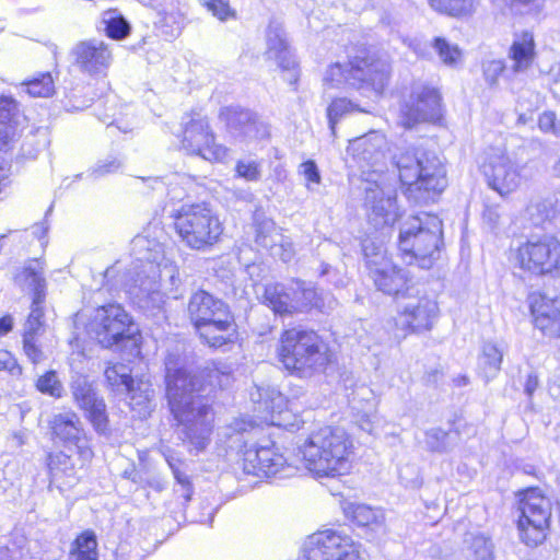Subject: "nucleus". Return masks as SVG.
Listing matches in <instances>:
<instances>
[{
	"instance_id": "bb28decb",
	"label": "nucleus",
	"mask_w": 560,
	"mask_h": 560,
	"mask_svg": "<svg viewBox=\"0 0 560 560\" xmlns=\"http://www.w3.org/2000/svg\"><path fill=\"white\" fill-rule=\"evenodd\" d=\"M506 349L503 340L483 341L478 357V373L485 382L492 381L500 372Z\"/></svg>"
},
{
	"instance_id": "ddd939ff",
	"label": "nucleus",
	"mask_w": 560,
	"mask_h": 560,
	"mask_svg": "<svg viewBox=\"0 0 560 560\" xmlns=\"http://www.w3.org/2000/svg\"><path fill=\"white\" fill-rule=\"evenodd\" d=\"M362 252L369 277L378 291L397 299L415 291L409 271L393 262L383 241L366 237L362 242Z\"/></svg>"
},
{
	"instance_id": "09e8293b",
	"label": "nucleus",
	"mask_w": 560,
	"mask_h": 560,
	"mask_svg": "<svg viewBox=\"0 0 560 560\" xmlns=\"http://www.w3.org/2000/svg\"><path fill=\"white\" fill-rule=\"evenodd\" d=\"M352 518L360 526L381 525L383 523V514L364 504L352 506Z\"/></svg>"
},
{
	"instance_id": "2eb2a0df",
	"label": "nucleus",
	"mask_w": 560,
	"mask_h": 560,
	"mask_svg": "<svg viewBox=\"0 0 560 560\" xmlns=\"http://www.w3.org/2000/svg\"><path fill=\"white\" fill-rule=\"evenodd\" d=\"M402 299L397 315L388 323L396 340L410 332L430 330L438 314V304L427 295H419L416 288Z\"/></svg>"
},
{
	"instance_id": "a19ab883",
	"label": "nucleus",
	"mask_w": 560,
	"mask_h": 560,
	"mask_svg": "<svg viewBox=\"0 0 560 560\" xmlns=\"http://www.w3.org/2000/svg\"><path fill=\"white\" fill-rule=\"evenodd\" d=\"M102 20L108 37L122 39L129 34L130 27L128 22L116 10L104 12Z\"/></svg>"
},
{
	"instance_id": "bf43d9fd",
	"label": "nucleus",
	"mask_w": 560,
	"mask_h": 560,
	"mask_svg": "<svg viewBox=\"0 0 560 560\" xmlns=\"http://www.w3.org/2000/svg\"><path fill=\"white\" fill-rule=\"evenodd\" d=\"M235 171L238 177L249 182L260 178V164L253 160L238 161Z\"/></svg>"
},
{
	"instance_id": "052dcab7",
	"label": "nucleus",
	"mask_w": 560,
	"mask_h": 560,
	"mask_svg": "<svg viewBox=\"0 0 560 560\" xmlns=\"http://www.w3.org/2000/svg\"><path fill=\"white\" fill-rule=\"evenodd\" d=\"M48 467L54 478H58L61 472L68 474L72 470V463L68 455L58 453L49 457Z\"/></svg>"
},
{
	"instance_id": "ea45409f",
	"label": "nucleus",
	"mask_w": 560,
	"mask_h": 560,
	"mask_svg": "<svg viewBox=\"0 0 560 560\" xmlns=\"http://www.w3.org/2000/svg\"><path fill=\"white\" fill-rule=\"evenodd\" d=\"M476 0H430L433 10L452 16L470 14L475 9Z\"/></svg>"
},
{
	"instance_id": "4be33fe9",
	"label": "nucleus",
	"mask_w": 560,
	"mask_h": 560,
	"mask_svg": "<svg viewBox=\"0 0 560 560\" xmlns=\"http://www.w3.org/2000/svg\"><path fill=\"white\" fill-rule=\"evenodd\" d=\"M535 325L545 335L560 338V299L535 292L529 295Z\"/></svg>"
},
{
	"instance_id": "412c9836",
	"label": "nucleus",
	"mask_w": 560,
	"mask_h": 560,
	"mask_svg": "<svg viewBox=\"0 0 560 560\" xmlns=\"http://www.w3.org/2000/svg\"><path fill=\"white\" fill-rule=\"evenodd\" d=\"M74 65L91 77L105 75L113 61L108 44L100 39L78 43L72 49Z\"/></svg>"
},
{
	"instance_id": "0eeeda50",
	"label": "nucleus",
	"mask_w": 560,
	"mask_h": 560,
	"mask_svg": "<svg viewBox=\"0 0 560 560\" xmlns=\"http://www.w3.org/2000/svg\"><path fill=\"white\" fill-rule=\"evenodd\" d=\"M74 327L85 329L103 348L112 349L139 341V328L131 315L118 303L98 306L90 315L79 312L74 316Z\"/></svg>"
},
{
	"instance_id": "37998d69",
	"label": "nucleus",
	"mask_w": 560,
	"mask_h": 560,
	"mask_svg": "<svg viewBox=\"0 0 560 560\" xmlns=\"http://www.w3.org/2000/svg\"><path fill=\"white\" fill-rule=\"evenodd\" d=\"M291 291L294 298V304L296 303V311H302L308 306H317L316 291L314 288L308 285L306 282L301 280H294L291 282Z\"/></svg>"
},
{
	"instance_id": "69168bd1",
	"label": "nucleus",
	"mask_w": 560,
	"mask_h": 560,
	"mask_svg": "<svg viewBox=\"0 0 560 560\" xmlns=\"http://www.w3.org/2000/svg\"><path fill=\"white\" fill-rule=\"evenodd\" d=\"M505 66L502 60H490L483 65V74L486 81L490 84H494L503 72Z\"/></svg>"
},
{
	"instance_id": "6ab92c4d",
	"label": "nucleus",
	"mask_w": 560,
	"mask_h": 560,
	"mask_svg": "<svg viewBox=\"0 0 560 560\" xmlns=\"http://www.w3.org/2000/svg\"><path fill=\"white\" fill-rule=\"evenodd\" d=\"M182 145L188 154L199 155L210 162H222L228 156V149L217 144L206 118L200 115L184 121Z\"/></svg>"
},
{
	"instance_id": "f3484780",
	"label": "nucleus",
	"mask_w": 560,
	"mask_h": 560,
	"mask_svg": "<svg viewBox=\"0 0 560 560\" xmlns=\"http://www.w3.org/2000/svg\"><path fill=\"white\" fill-rule=\"evenodd\" d=\"M525 165L505 150L491 149L481 165L488 186L505 197L516 191L525 179Z\"/></svg>"
},
{
	"instance_id": "603ef678",
	"label": "nucleus",
	"mask_w": 560,
	"mask_h": 560,
	"mask_svg": "<svg viewBox=\"0 0 560 560\" xmlns=\"http://www.w3.org/2000/svg\"><path fill=\"white\" fill-rule=\"evenodd\" d=\"M124 165L122 159L119 156L109 155L100 160L90 171V175L94 178H100L109 174L117 173Z\"/></svg>"
},
{
	"instance_id": "6e6552de",
	"label": "nucleus",
	"mask_w": 560,
	"mask_h": 560,
	"mask_svg": "<svg viewBox=\"0 0 560 560\" xmlns=\"http://www.w3.org/2000/svg\"><path fill=\"white\" fill-rule=\"evenodd\" d=\"M390 65L375 55L354 56L346 63L336 62L326 70L324 82L330 88H351L366 96H378L388 84Z\"/></svg>"
},
{
	"instance_id": "5fc2aeb1",
	"label": "nucleus",
	"mask_w": 560,
	"mask_h": 560,
	"mask_svg": "<svg viewBox=\"0 0 560 560\" xmlns=\"http://www.w3.org/2000/svg\"><path fill=\"white\" fill-rule=\"evenodd\" d=\"M202 5L207 8L220 21H226L235 16L234 10L230 7V0H200Z\"/></svg>"
},
{
	"instance_id": "0e129e2a",
	"label": "nucleus",
	"mask_w": 560,
	"mask_h": 560,
	"mask_svg": "<svg viewBox=\"0 0 560 560\" xmlns=\"http://www.w3.org/2000/svg\"><path fill=\"white\" fill-rule=\"evenodd\" d=\"M0 372H8L13 376L21 374V368L15 358L7 350H0Z\"/></svg>"
},
{
	"instance_id": "f03ea898",
	"label": "nucleus",
	"mask_w": 560,
	"mask_h": 560,
	"mask_svg": "<svg viewBox=\"0 0 560 560\" xmlns=\"http://www.w3.org/2000/svg\"><path fill=\"white\" fill-rule=\"evenodd\" d=\"M131 250L139 266L136 279L127 293L141 310H160L165 296L180 283L178 267L166 256L164 246L147 234L137 235L131 242Z\"/></svg>"
},
{
	"instance_id": "338daca9",
	"label": "nucleus",
	"mask_w": 560,
	"mask_h": 560,
	"mask_svg": "<svg viewBox=\"0 0 560 560\" xmlns=\"http://www.w3.org/2000/svg\"><path fill=\"white\" fill-rule=\"evenodd\" d=\"M16 125H0V150L5 149L15 138Z\"/></svg>"
},
{
	"instance_id": "473e14b6",
	"label": "nucleus",
	"mask_w": 560,
	"mask_h": 560,
	"mask_svg": "<svg viewBox=\"0 0 560 560\" xmlns=\"http://www.w3.org/2000/svg\"><path fill=\"white\" fill-rule=\"evenodd\" d=\"M154 24L163 34L175 37L182 31L183 16L178 9L170 2L156 11Z\"/></svg>"
},
{
	"instance_id": "20e7f679",
	"label": "nucleus",
	"mask_w": 560,
	"mask_h": 560,
	"mask_svg": "<svg viewBox=\"0 0 560 560\" xmlns=\"http://www.w3.org/2000/svg\"><path fill=\"white\" fill-rule=\"evenodd\" d=\"M405 196L415 203L427 202L431 194L447 186L446 170L440 158L419 148L399 149L393 156Z\"/></svg>"
},
{
	"instance_id": "dca6fc26",
	"label": "nucleus",
	"mask_w": 560,
	"mask_h": 560,
	"mask_svg": "<svg viewBox=\"0 0 560 560\" xmlns=\"http://www.w3.org/2000/svg\"><path fill=\"white\" fill-rule=\"evenodd\" d=\"M517 528L520 537L528 546L541 544L551 518V502L537 489L527 490L520 500Z\"/></svg>"
},
{
	"instance_id": "39448f33",
	"label": "nucleus",
	"mask_w": 560,
	"mask_h": 560,
	"mask_svg": "<svg viewBox=\"0 0 560 560\" xmlns=\"http://www.w3.org/2000/svg\"><path fill=\"white\" fill-rule=\"evenodd\" d=\"M206 387H166L171 411L179 424V438L197 452L209 445L214 415Z\"/></svg>"
},
{
	"instance_id": "13d9d810",
	"label": "nucleus",
	"mask_w": 560,
	"mask_h": 560,
	"mask_svg": "<svg viewBox=\"0 0 560 560\" xmlns=\"http://www.w3.org/2000/svg\"><path fill=\"white\" fill-rule=\"evenodd\" d=\"M299 174L304 177L308 190H313V185H319L322 182L319 170L313 160L301 163Z\"/></svg>"
},
{
	"instance_id": "c756f323",
	"label": "nucleus",
	"mask_w": 560,
	"mask_h": 560,
	"mask_svg": "<svg viewBox=\"0 0 560 560\" xmlns=\"http://www.w3.org/2000/svg\"><path fill=\"white\" fill-rule=\"evenodd\" d=\"M535 56V43L534 37L530 33H523L517 37L509 52V57L512 60V70L515 73L525 72L533 63Z\"/></svg>"
},
{
	"instance_id": "4d7b16f0",
	"label": "nucleus",
	"mask_w": 560,
	"mask_h": 560,
	"mask_svg": "<svg viewBox=\"0 0 560 560\" xmlns=\"http://www.w3.org/2000/svg\"><path fill=\"white\" fill-rule=\"evenodd\" d=\"M353 110H357V107L347 98H337L332 101L328 107V119L331 129L335 128V124L340 117Z\"/></svg>"
},
{
	"instance_id": "c9c22d12",
	"label": "nucleus",
	"mask_w": 560,
	"mask_h": 560,
	"mask_svg": "<svg viewBox=\"0 0 560 560\" xmlns=\"http://www.w3.org/2000/svg\"><path fill=\"white\" fill-rule=\"evenodd\" d=\"M283 241V234L271 220H265L257 224L255 242L258 246L272 252L278 242Z\"/></svg>"
},
{
	"instance_id": "a878e982",
	"label": "nucleus",
	"mask_w": 560,
	"mask_h": 560,
	"mask_svg": "<svg viewBox=\"0 0 560 560\" xmlns=\"http://www.w3.org/2000/svg\"><path fill=\"white\" fill-rule=\"evenodd\" d=\"M73 396L79 407L83 409L94 429L101 433L108 432V419L106 406L102 398H98L93 387H75Z\"/></svg>"
},
{
	"instance_id": "72a5a7b5",
	"label": "nucleus",
	"mask_w": 560,
	"mask_h": 560,
	"mask_svg": "<svg viewBox=\"0 0 560 560\" xmlns=\"http://www.w3.org/2000/svg\"><path fill=\"white\" fill-rule=\"evenodd\" d=\"M459 434L457 431H443L442 429H431L425 432V444L431 452L446 453L457 445Z\"/></svg>"
},
{
	"instance_id": "4468645a",
	"label": "nucleus",
	"mask_w": 560,
	"mask_h": 560,
	"mask_svg": "<svg viewBox=\"0 0 560 560\" xmlns=\"http://www.w3.org/2000/svg\"><path fill=\"white\" fill-rule=\"evenodd\" d=\"M509 259L534 275L560 273V242L547 236L517 242L511 246Z\"/></svg>"
},
{
	"instance_id": "c03bdc74",
	"label": "nucleus",
	"mask_w": 560,
	"mask_h": 560,
	"mask_svg": "<svg viewBox=\"0 0 560 560\" xmlns=\"http://www.w3.org/2000/svg\"><path fill=\"white\" fill-rule=\"evenodd\" d=\"M165 385H195V381L177 360L168 357L165 361Z\"/></svg>"
},
{
	"instance_id": "1a4fd4ad",
	"label": "nucleus",
	"mask_w": 560,
	"mask_h": 560,
	"mask_svg": "<svg viewBox=\"0 0 560 560\" xmlns=\"http://www.w3.org/2000/svg\"><path fill=\"white\" fill-rule=\"evenodd\" d=\"M442 221L438 215L422 213L407 219L400 226L398 247L408 265L429 269L440 258Z\"/></svg>"
},
{
	"instance_id": "de8ad7c7",
	"label": "nucleus",
	"mask_w": 560,
	"mask_h": 560,
	"mask_svg": "<svg viewBox=\"0 0 560 560\" xmlns=\"http://www.w3.org/2000/svg\"><path fill=\"white\" fill-rule=\"evenodd\" d=\"M534 210L540 213V218L535 221L536 224L540 223L545 219L550 218L557 213L560 214V194L555 195L550 198H546L542 201L532 203L527 211L533 215Z\"/></svg>"
},
{
	"instance_id": "9d476101",
	"label": "nucleus",
	"mask_w": 560,
	"mask_h": 560,
	"mask_svg": "<svg viewBox=\"0 0 560 560\" xmlns=\"http://www.w3.org/2000/svg\"><path fill=\"white\" fill-rule=\"evenodd\" d=\"M188 314L200 338L210 347L219 348L236 338V325L228 304L209 292L198 290L191 294Z\"/></svg>"
},
{
	"instance_id": "e433bc0d",
	"label": "nucleus",
	"mask_w": 560,
	"mask_h": 560,
	"mask_svg": "<svg viewBox=\"0 0 560 560\" xmlns=\"http://www.w3.org/2000/svg\"><path fill=\"white\" fill-rule=\"evenodd\" d=\"M71 551L75 560H97V541L93 532L86 530L77 537Z\"/></svg>"
},
{
	"instance_id": "774afa93",
	"label": "nucleus",
	"mask_w": 560,
	"mask_h": 560,
	"mask_svg": "<svg viewBox=\"0 0 560 560\" xmlns=\"http://www.w3.org/2000/svg\"><path fill=\"white\" fill-rule=\"evenodd\" d=\"M173 475L177 483L180 485L183 488V498L185 499V501H189L192 495V488L189 477L185 472H183L180 468H178V470H175Z\"/></svg>"
},
{
	"instance_id": "e2e57ef3",
	"label": "nucleus",
	"mask_w": 560,
	"mask_h": 560,
	"mask_svg": "<svg viewBox=\"0 0 560 560\" xmlns=\"http://www.w3.org/2000/svg\"><path fill=\"white\" fill-rule=\"evenodd\" d=\"M294 247L293 244L289 238H287L283 235V241L278 242L277 245L273 247L270 255L275 258H279L282 261L287 262L290 261L294 256Z\"/></svg>"
},
{
	"instance_id": "864d4df0",
	"label": "nucleus",
	"mask_w": 560,
	"mask_h": 560,
	"mask_svg": "<svg viewBox=\"0 0 560 560\" xmlns=\"http://www.w3.org/2000/svg\"><path fill=\"white\" fill-rule=\"evenodd\" d=\"M434 47L441 60L447 66H456L462 59V52L456 45H451L443 38H436Z\"/></svg>"
},
{
	"instance_id": "c85d7f7f",
	"label": "nucleus",
	"mask_w": 560,
	"mask_h": 560,
	"mask_svg": "<svg viewBox=\"0 0 560 560\" xmlns=\"http://www.w3.org/2000/svg\"><path fill=\"white\" fill-rule=\"evenodd\" d=\"M141 182L160 195L166 194L172 200H182L186 196V187H183V191H177L173 185L190 186L191 177L186 174L172 173L163 177H142Z\"/></svg>"
},
{
	"instance_id": "a211bd4d",
	"label": "nucleus",
	"mask_w": 560,
	"mask_h": 560,
	"mask_svg": "<svg viewBox=\"0 0 560 560\" xmlns=\"http://www.w3.org/2000/svg\"><path fill=\"white\" fill-rule=\"evenodd\" d=\"M361 546L350 537L327 529L308 537L306 560H362Z\"/></svg>"
},
{
	"instance_id": "aec40b11",
	"label": "nucleus",
	"mask_w": 560,
	"mask_h": 560,
	"mask_svg": "<svg viewBox=\"0 0 560 560\" xmlns=\"http://www.w3.org/2000/svg\"><path fill=\"white\" fill-rule=\"evenodd\" d=\"M442 116L441 97L434 89L413 86L400 108V124L411 128L419 122H435Z\"/></svg>"
},
{
	"instance_id": "680f3d73",
	"label": "nucleus",
	"mask_w": 560,
	"mask_h": 560,
	"mask_svg": "<svg viewBox=\"0 0 560 560\" xmlns=\"http://www.w3.org/2000/svg\"><path fill=\"white\" fill-rule=\"evenodd\" d=\"M538 127L545 133H552L560 137V119L553 112H544L538 119Z\"/></svg>"
},
{
	"instance_id": "3c124183",
	"label": "nucleus",
	"mask_w": 560,
	"mask_h": 560,
	"mask_svg": "<svg viewBox=\"0 0 560 560\" xmlns=\"http://www.w3.org/2000/svg\"><path fill=\"white\" fill-rule=\"evenodd\" d=\"M264 477H271L281 475V477H288L291 475L293 469L281 453L275 448V456H268L265 462Z\"/></svg>"
},
{
	"instance_id": "7ed1b4c3",
	"label": "nucleus",
	"mask_w": 560,
	"mask_h": 560,
	"mask_svg": "<svg viewBox=\"0 0 560 560\" xmlns=\"http://www.w3.org/2000/svg\"><path fill=\"white\" fill-rule=\"evenodd\" d=\"M249 397L259 422L248 416L232 419L220 432L226 441L235 439L234 443L242 442L243 435L258 431L261 422L290 431L300 428L295 416L299 411L296 401L289 399L278 387H252Z\"/></svg>"
},
{
	"instance_id": "cd10ccee",
	"label": "nucleus",
	"mask_w": 560,
	"mask_h": 560,
	"mask_svg": "<svg viewBox=\"0 0 560 560\" xmlns=\"http://www.w3.org/2000/svg\"><path fill=\"white\" fill-rule=\"evenodd\" d=\"M15 282L23 291L32 292L33 298L40 296V300H45L46 280L44 278V267L39 260L27 261L15 276Z\"/></svg>"
},
{
	"instance_id": "f8f14e48",
	"label": "nucleus",
	"mask_w": 560,
	"mask_h": 560,
	"mask_svg": "<svg viewBox=\"0 0 560 560\" xmlns=\"http://www.w3.org/2000/svg\"><path fill=\"white\" fill-rule=\"evenodd\" d=\"M279 358L284 368L299 377L322 371L328 362L326 346L313 330L291 328L280 339Z\"/></svg>"
},
{
	"instance_id": "49530a36",
	"label": "nucleus",
	"mask_w": 560,
	"mask_h": 560,
	"mask_svg": "<svg viewBox=\"0 0 560 560\" xmlns=\"http://www.w3.org/2000/svg\"><path fill=\"white\" fill-rule=\"evenodd\" d=\"M108 385H133L131 369L124 363L108 365L104 371Z\"/></svg>"
},
{
	"instance_id": "9b49d317",
	"label": "nucleus",
	"mask_w": 560,
	"mask_h": 560,
	"mask_svg": "<svg viewBox=\"0 0 560 560\" xmlns=\"http://www.w3.org/2000/svg\"><path fill=\"white\" fill-rule=\"evenodd\" d=\"M173 219L176 234L190 249L207 252L221 241L223 223L207 203L183 205Z\"/></svg>"
},
{
	"instance_id": "8fccbe9b",
	"label": "nucleus",
	"mask_w": 560,
	"mask_h": 560,
	"mask_svg": "<svg viewBox=\"0 0 560 560\" xmlns=\"http://www.w3.org/2000/svg\"><path fill=\"white\" fill-rule=\"evenodd\" d=\"M269 126L264 120H261L255 113H253L241 137H243L246 140L254 141L265 140L269 138Z\"/></svg>"
},
{
	"instance_id": "4c0bfd02",
	"label": "nucleus",
	"mask_w": 560,
	"mask_h": 560,
	"mask_svg": "<svg viewBox=\"0 0 560 560\" xmlns=\"http://www.w3.org/2000/svg\"><path fill=\"white\" fill-rule=\"evenodd\" d=\"M470 560H494L493 544L483 535H470L466 540Z\"/></svg>"
},
{
	"instance_id": "79ce46f5",
	"label": "nucleus",
	"mask_w": 560,
	"mask_h": 560,
	"mask_svg": "<svg viewBox=\"0 0 560 560\" xmlns=\"http://www.w3.org/2000/svg\"><path fill=\"white\" fill-rule=\"evenodd\" d=\"M352 392L348 395L349 404L352 410L361 412L363 410H374L377 399L371 387H351Z\"/></svg>"
},
{
	"instance_id": "423d86ee",
	"label": "nucleus",
	"mask_w": 560,
	"mask_h": 560,
	"mask_svg": "<svg viewBox=\"0 0 560 560\" xmlns=\"http://www.w3.org/2000/svg\"><path fill=\"white\" fill-rule=\"evenodd\" d=\"M353 444L341 428L324 427L310 434L300 447L305 468L317 477H337L351 468Z\"/></svg>"
},
{
	"instance_id": "6e6d98bb",
	"label": "nucleus",
	"mask_w": 560,
	"mask_h": 560,
	"mask_svg": "<svg viewBox=\"0 0 560 560\" xmlns=\"http://www.w3.org/2000/svg\"><path fill=\"white\" fill-rule=\"evenodd\" d=\"M18 104L12 97H0V125H16L18 126Z\"/></svg>"
},
{
	"instance_id": "2f4dec72",
	"label": "nucleus",
	"mask_w": 560,
	"mask_h": 560,
	"mask_svg": "<svg viewBox=\"0 0 560 560\" xmlns=\"http://www.w3.org/2000/svg\"><path fill=\"white\" fill-rule=\"evenodd\" d=\"M268 456H275V446L271 445H253L243 453V470L248 475L264 477L265 462Z\"/></svg>"
},
{
	"instance_id": "393cba45",
	"label": "nucleus",
	"mask_w": 560,
	"mask_h": 560,
	"mask_svg": "<svg viewBox=\"0 0 560 560\" xmlns=\"http://www.w3.org/2000/svg\"><path fill=\"white\" fill-rule=\"evenodd\" d=\"M45 300H40V296L33 298L31 313L24 324L23 331V349L27 358L33 362L37 363L43 360V351L37 345V337L44 331V311L43 303Z\"/></svg>"
},
{
	"instance_id": "b1692460",
	"label": "nucleus",
	"mask_w": 560,
	"mask_h": 560,
	"mask_svg": "<svg viewBox=\"0 0 560 560\" xmlns=\"http://www.w3.org/2000/svg\"><path fill=\"white\" fill-rule=\"evenodd\" d=\"M50 425L52 434L60 441L74 445L85 457L91 455L82 422L77 413L68 411L55 415Z\"/></svg>"
},
{
	"instance_id": "f257e3e1",
	"label": "nucleus",
	"mask_w": 560,
	"mask_h": 560,
	"mask_svg": "<svg viewBox=\"0 0 560 560\" xmlns=\"http://www.w3.org/2000/svg\"><path fill=\"white\" fill-rule=\"evenodd\" d=\"M385 147V137L373 131L349 141L347 149L361 168L364 207L376 228L390 226L399 218L396 182L381 170Z\"/></svg>"
},
{
	"instance_id": "a18cd8bd",
	"label": "nucleus",
	"mask_w": 560,
	"mask_h": 560,
	"mask_svg": "<svg viewBox=\"0 0 560 560\" xmlns=\"http://www.w3.org/2000/svg\"><path fill=\"white\" fill-rule=\"evenodd\" d=\"M89 88L77 85L66 94L63 106L68 112L82 110L91 105L92 98L88 96Z\"/></svg>"
},
{
	"instance_id": "7c9ffc66",
	"label": "nucleus",
	"mask_w": 560,
	"mask_h": 560,
	"mask_svg": "<svg viewBox=\"0 0 560 560\" xmlns=\"http://www.w3.org/2000/svg\"><path fill=\"white\" fill-rule=\"evenodd\" d=\"M265 303L277 314H291L296 312L291 285L285 287L281 283H271L266 285L264 292Z\"/></svg>"
},
{
	"instance_id": "f704fd0d",
	"label": "nucleus",
	"mask_w": 560,
	"mask_h": 560,
	"mask_svg": "<svg viewBox=\"0 0 560 560\" xmlns=\"http://www.w3.org/2000/svg\"><path fill=\"white\" fill-rule=\"evenodd\" d=\"M253 112L241 107H225L220 112V119L225 122L226 128L235 137H241L246 124H248Z\"/></svg>"
},
{
	"instance_id": "58836bf2",
	"label": "nucleus",
	"mask_w": 560,
	"mask_h": 560,
	"mask_svg": "<svg viewBox=\"0 0 560 560\" xmlns=\"http://www.w3.org/2000/svg\"><path fill=\"white\" fill-rule=\"evenodd\" d=\"M22 88L33 97H49L55 92L54 79L49 72L40 73L23 82Z\"/></svg>"
},
{
	"instance_id": "5701e85b",
	"label": "nucleus",
	"mask_w": 560,
	"mask_h": 560,
	"mask_svg": "<svg viewBox=\"0 0 560 560\" xmlns=\"http://www.w3.org/2000/svg\"><path fill=\"white\" fill-rule=\"evenodd\" d=\"M266 56L268 59L275 60L277 65L284 71H289L288 81L293 84L298 81L295 72V59L289 48L282 25L271 22L266 33Z\"/></svg>"
}]
</instances>
